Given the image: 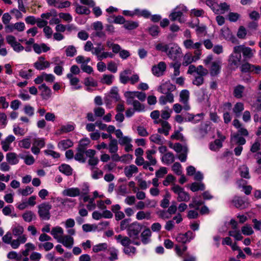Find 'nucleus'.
<instances>
[{"label":"nucleus","mask_w":261,"mask_h":261,"mask_svg":"<svg viewBox=\"0 0 261 261\" xmlns=\"http://www.w3.org/2000/svg\"><path fill=\"white\" fill-rule=\"evenodd\" d=\"M111 153H116L118 150V141L115 139L110 140L107 147Z\"/></svg>","instance_id":"nucleus-37"},{"label":"nucleus","mask_w":261,"mask_h":261,"mask_svg":"<svg viewBox=\"0 0 261 261\" xmlns=\"http://www.w3.org/2000/svg\"><path fill=\"white\" fill-rule=\"evenodd\" d=\"M124 96L126 98H128V100L129 102L132 98L135 99L138 98L140 100L143 101H144L146 98V94L144 92L139 91H127L124 93Z\"/></svg>","instance_id":"nucleus-12"},{"label":"nucleus","mask_w":261,"mask_h":261,"mask_svg":"<svg viewBox=\"0 0 261 261\" xmlns=\"http://www.w3.org/2000/svg\"><path fill=\"white\" fill-rule=\"evenodd\" d=\"M151 218V214L149 212H145L144 211H139L136 214V219L139 220L143 219L149 220Z\"/></svg>","instance_id":"nucleus-50"},{"label":"nucleus","mask_w":261,"mask_h":261,"mask_svg":"<svg viewBox=\"0 0 261 261\" xmlns=\"http://www.w3.org/2000/svg\"><path fill=\"white\" fill-rule=\"evenodd\" d=\"M126 99V102L128 105H132L134 107V110L137 111H142L144 109V107L142 105L139 101L135 100L132 98L130 100L131 102H129L128 100V98Z\"/></svg>","instance_id":"nucleus-41"},{"label":"nucleus","mask_w":261,"mask_h":261,"mask_svg":"<svg viewBox=\"0 0 261 261\" xmlns=\"http://www.w3.org/2000/svg\"><path fill=\"white\" fill-rule=\"evenodd\" d=\"M15 140V137L12 135H9L5 140L1 142L2 149L4 151H7L12 149L11 144Z\"/></svg>","instance_id":"nucleus-18"},{"label":"nucleus","mask_w":261,"mask_h":261,"mask_svg":"<svg viewBox=\"0 0 261 261\" xmlns=\"http://www.w3.org/2000/svg\"><path fill=\"white\" fill-rule=\"evenodd\" d=\"M73 144V142L70 139H65L60 141L58 146L62 150H65L72 146Z\"/></svg>","instance_id":"nucleus-39"},{"label":"nucleus","mask_w":261,"mask_h":261,"mask_svg":"<svg viewBox=\"0 0 261 261\" xmlns=\"http://www.w3.org/2000/svg\"><path fill=\"white\" fill-rule=\"evenodd\" d=\"M23 227L18 224L13 225L12 227V231L13 235L18 237L21 235H23Z\"/></svg>","instance_id":"nucleus-42"},{"label":"nucleus","mask_w":261,"mask_h":261,"mask_svg":"<svg viewBox=\"0 0 261 261\" xmlns=\"http://www.w3.org/2000/svg\"><path fill=\"white\" fill-rule=\"evenodd\" d=\"M50 234L58 242V240H59L63 236L64 230L60 226H56L52 228L51 230L50 231Z\"/></svg>","instance_id":"nucleus-24"},{"label":"nucleus","mask_w":261,"mask_h":261,"mask_svg":"<svg viewBox=\"0 0 261 261\" xmlns=\"http://www.w3.org/2000/svg\"><path fill=\"white\" fill-rule=\"evenodd\" d=\"M156 153V151L153 149L148 150L146 151V158L149 160L150 164L152 166H154L156 163V159L153 156V155Z\"/></svg>","instance_id":"nucleus-44"},{"label":"nucleus","mask_w":261,"mask_h":261,"mask_svg":"<svg viewBox=\"0 0 261 261\" xmlns=\"http://www.w3.org/2000/svg\"><path fill=\"white\" fill-rule=\"evenodd\" d=\"M174 160V155L170 152H168L161 156V161L165 165H170L173 163Z\"/></svg>","instance_id":"nucleus-27"},{"label":"nucleus","mask_w":261,"mask_h":261,"mask_svg":"<svg viewBox=\"0 0 261 261\" xmlns=\"http://www.w3.org/2000/svg\"><path fill=\"white\" fill-rule=\"evenodd\" d=\"M84 152V148H78L77 152L74 156L75 160L80 162L84 163L85 162Z\"/></svg>","instance_id":"nucleus-51"},{"label":"nucleus","mask_w":261,"mask_h":261,"mask_svg":"<svg viewBox=\"0 0 261 261\" xmlns=\"http://www.w3.org/2000/svg\"><path fill=\"white\" fill-rule=\"evenodd\" d=\"M240 173L242 177L249 178V169L246 165H242L239 168Z\"/></svg>","instance_id":"nucleus-61"},{"label":"nucleus","mask_w":261,"mask_h":261,"mask_svg":"<svg viewBox=\"0 0 261 261\" xmlns=\"http://www.w3.org/2000/svg\"><path fill=\"white\" fill-rule=\"evenodd\" d=\"M67 77L70 80V84L72 86L73 90H78L81 88V86L78 85L79 79L72 75L71 74H67Z\"/></svg>","instance_id":"nucleus-32"},{"label":"nucleus","mask_w":261,"mask_h":261,"mask_svg":"<svg viewBox=\"0 0 261 261\" xmlns=\"http://www.w3.org/2000/svg\"><path fill=\"white\" fill-rule=\"evenodd\" d=\"M239 48L235 46L233 51L229 56L228 62L229 65L234 68H238L242 64V55Z\"/></svg>","instance_id":"nucleus-2"},{"label":"nucleus","mask_w":261,"mask_h":261,"mask_svg":"<svg viewBox=\"0 0 261 261\" xmlns=\"http://www.w3.org/2000/svg\"><path fill=\"white\" fill-rule=\"evenodd\" d=\"M166 67V63L164 62L161 61L157 65L152 66L151 69L152 73L155 76H161L164 74Z\"/></svg>","instance_id":"nucleus-11"},{"label":"nucleus","mask_w":261,"mask_h":261,"mask_svg":"<svg viewBox=\"0 0 261 261\" xmlns=\"http://www.w3.org/2000/svg\"><path fill=\"white\" fill-rule=\"evenodd\" d=\"M23 220L27 222H30L36 219V215L32 211H27L22 215Z\"/></svg>","instance_id":"nucleus-52"},{"label":"nucleus","mask_w":261,"mask_h":261,"mask_svg":"<svg viewBox=\"0 0 261 261\" xmlns=\"http://www.w3.org/2000/svg\"><path fill=\"white\" fill-rule=\"evenodd\" d=\"M175 86L170 82H165L162 84L159 88L158 91L162 93H168L175 90Z\"/></svg>","instance_id":"nucleus-17"},{"label":"nucleus","mask_w":261,"mask_h":261,"mask_svg":"<svg viewBox=\"0 0 261 261\" xmlns=\"http://www.w3.org/2000/svg\"><path fill=\"white\" fill-rule=\"evenodd\" d=\"M142 228V225L138 222H133L128 226L127 229V234L132 239L136 241H139V234Z\"/></svg>","instance_id":"nucleus-6"},{"label":"nucleus","mask_w":261,"mask_h":261,"mask_svg":"<svg viewBox=\"0 0 261 261\" xmlns=\"http://www.w3.org/2000/svg\"><path fill=\"white\" fill-rule=\"evenodd\" d=\"M232 202L236 207L240 208H244L248 205L247 202L240 197H235L233 198Z\"/></svg>","instance_id":"nucleus-30"},{"label":"nucleus","mask_w":261,"mask_h":261,"mask_svg":"<svg viewBox=\"0 0 261 261\" xmlns=\"http://www.w3.org/2000/svg\"><path fill=\"white\" fill-rule=\"evenodd\" d=\"M74 129V126L72 124H67L63 125L61 127L56 131L55 134L57 135H60L61 134L67 133L72 131Z\"/></svg>","instance_id":"nucleus-26"},{"label":"nucleus","mask_w":261,"mask_h":261,"mask_svg":"<svg viewBox=\"0 0 261 261\" xmlns=\"http://www.w3.org/2000/svg\"><path fill=\"white\" fill-rule=\"evenodd\" d=\"M170 47V43L167 44L164 42H160L155 45V48L156 50L167 53Z\"/></svg>","instance_id":"nucleus-43"},{"label":"nucleus","mask_w":261,"mask_h":261,"mask_svg":"<svg viewBox=\"0 0 261 261\" xmlns=\"http://www.w3.org/2000/svg\"><path fill=\"white\" fill-rule=\"evenodd\" d=\"M172 113V109H170L168 107H165L164 109L161 111L160 113L162 119L166 121V120L168 119L170 117Z\"/></svg>","instance_id":"nucleus-45"},{"label":"nucleus","mask_w":261,"mask_h":261,"mask_svg":"<svg viewBox=\"0 0 261 261\" xmlns=\"http://www.w3.org/2000/svg\"><path fill=\"white\" fill-rule=\"evenodd\" d=\"M206 4L216 14H224L229 10V5L226 3H222L218 4L217 2H214V3H212V1H206Z\"/></svg>","instance_id":"nucleus-4"},{"label":"nucleus","mask_w":261,"mask_h":261,"mask_svg":"<svg viewBox=\"0 0 261 261\" xmlns=\"http://www.w3.org/2000/svg\"><path fill=\"white\" fill-rule=\"evenodd\" d=\"M93 27L95 31V35L99 38H105L106 34L102 31L103 25L101 21H97L93 23Z\"/></svg>","instance_id":"nucleus-21"},{"label":"nucleus","mask_w":261,"mask_h":261,"mask_svg":"<svg viewBox=\"0 0 261 261\" xmlns=\"http://www.w3.org/2000/svg\"><path fill=\"white\" fill-rule=\"evenodd\" d=\"M33 47L34 51L38 54H40L42 52H47L50 49V48L44 43L41 44H34Z\"/></svg>","instance_id":"nucleus-31"},{"label":"nucleus","mask_w":261,"mask_h":261,"mask_svg":"<svg viewBox=\"0 0 261 261\" xmlns=\"http://www.w3.org/2000/svg\"><path fill=\"white\" fill-rule=\"evenodd\" d=\"M59 171L63 174L69 176L72 174V169L67 164H63L59 167Z\"/></svg>","instance_id":"nucleus-40"},{"label":"nucleus","mask_w":261,"mask_h":261,"mask_svg":"<svg viewBox=\"0 0 261 261\" xmlns=\"http://www.w3.org/2000/svg\"><path fill=\"white\" fill-rule=\"evenodd\" d=\"M174 61V62L170 64V67L173 68L174 72L173 76L175 77L179 75L180 74L179 68L181 66V64L177 60Z\"/></svg>","instance_id":"nucleus-48"},{"label":"nucleus","mask_w":261,"mask_h":261,"mask_svg":"<svg viewBox=\"0 0 261 261\" xmlns=\"http://www.w3.org/2000/svg\"><path fill=\"white\" fill-rule=\"evenodd\" d=\"M190 190L193 192H196L199 190L203 191L205 189V186L202 182H193L190 187Z\"/></svg>","instance_id":"nucleus-47"},{"label":"nucleus","mask_w":261,"mask_h":261,"mask_svg":"<svg viewBox=\"0 0 261 261\" xmlns=\"http://www.w3.org/2000/svg\"><path fill=\"white\" fill-rule=\"evenodd\" d=\"M242 232L245 236H250L254 233V231L252 227L249 225H245L242 227Z\"/></svg>","instance_id":"nucleus-64"},{"label":"nucleus","mask_w":261,"mask_h":261,"mask_svg":"<svg viewBox=\"0 0 261 261\" xmlns=\"http://www.w3.org/2000/svg\"><path fill=\"white\" fill-rule=\"evenodd\" d=\"M165 95H162L159 98V102L162 105L167 103H172L174 101V96L171 93H165Z\"/></svg>","instance_id":"nucleus-28"},{"label":"nucleus","mask_w":261,"mask_h":261,"mask_svg":"<svg viewBox=\"0 0 261 261\" xmlns=\"http://www.w3.org/2000/svg\"><path fill=\"white\" fill-rule=\"evenodd\" d=\"M115 239L117 241V242L121 244L123 246L125 247L129 245L130 244L139 246L141 244L140 241H136L130 239L127 236H122L121 234H119L115 236Z\"/></svg>","instance_id":"nucleus-9"},{"label":"nucleus","mask_w":261,"mask_h":261,"mask_svg":"<svg viewBox=\"0 0 261 261\" xmlns=\"http://www.w3.org/2000/svg\"><path fill=\"white\" fill-rule=\"evenodd\" d=\"M171 190L177 195L176 199L178 202H188L190 199V196L184 188L177 185H173Z\"/></svg>","instance_id":"nucleus-3"},{"label":"nucleus","mask_w":261,"mask_h":261,"mask_svg":"<svg viewBox=\"0 0 261 261\" xmlns=\"http://www.w3.org/2000/svg\"><path fill=\"white\" fill-rule=\"evenodd\" d=\"M90 170H91V177L92 178L97 179L102 177L103 172L98 168L94 167H91Z\"/></svg>","instance_id":"nucleus-46"},{"label":"nucleus","mask_w":261,"mask_h":261,"mask_svg":"<svg viewBox=\"0 0 261 261\" xmlns=\"http://www.w3.org/2000/svg\"><path fill=\"white\" fill-rule=\"evenodd\" d=\"M38 214L42 220H48L50 219V215L49 211L52 206L48 202H44L38 205Z\"/></svg>","instance_id":"nucleus-8"},{"label":"nucleus","mask_w":261,"mask_h":261,"mask_svg":"<svg viewBox=\"0 0 261 261\" xmlns=\"http://www.w3.org/2000/svg\"><path fill=\"white\" fill-rule=\"evenodd\" d=\"M180 101L183 103L188 102L189 99V92L187 90H182L180 93Z\"/></svg>","instance_id":"nucleus-53"},{"label":"nucleus","mask_w":261,"mask_h":261,"mask_svg":"<svg viewBox=\"0 0 261 261\" xmlns=\"http://www.w3.org/2000/svg\"><path fill=\"white\" fill-rule=\"evenodd\" d=\"M108 247V246L107 243H100L98 244H97L96 245H94L93 247L92 250L94 252H98L100 251H103L107 249Z\"/></svg>","instance_id":"nucleus-57"},{"label":"nucleus","mask_w":261,"mask_h":261,"mask_svg":"<svg viewBox=\"0 0 261 261\" xmlns=\"http://www.w3.org/2000/svg\"><path fill=\"white\" fill-rule=\"evenodd\" d=\"M196 96L199 101L202 102L207 99L208 96L204 89H201L196 92Z\"/></svg>","instance_id":"nucleus-63"},{"label":"nucleus","mask_w":261,"mask_h":261,"mask_svg":"<svg viewBox=\"0 0 261 261\" xmlns=\"http://www.w3.org/2000/svg\"><path fill=\"white\" fill-rule=\"evenodd\" d=\"M25 250L22 251L21 253L23 256L25 257H27L28 255L29 254V252L31 251L34 250L35 249V245L31 243H28L25 244Z\"/></svg>","instance_id":"nucleus-54"},{"label":"nucleus","mask_w":261,"mask_h":261,"mask_svg":"<svg viewBox=\"0 0 261 261\" xmlns=\"http://www.w3.org/2000/svg\"><path fill=\"white\" fill-rule=\"evenodd\" d=\"M50 65V63L48 61H45L44 57L42 56L39 57L37 61L34 64L35 68L39 70L48 68Z\"/></svg>","instance_id":"nucleus-15"},{"label":"nucleus","mask_w":261,"mask_h":261,"mask_svg":"<svg viewBox=\"0 0 261 261\" xmlns=\"http://www.w3.org/2000/svg\"><path fill=\"white\" fill-rule=\"evenodd\" d=\"M151 232L149 228L145 229L141 234V241L144 244H147L150 242Z\"/></svg>","instance_id":"nucleus-34"},{"label":"nucleus","mask_w":261,"mask_h":261,"mask_svg":"<svg viewBox=\"0 0 261 261\" xmlns=\"http://www.w3.org/2000/svg\"><path fill=\"white\" fill-rule=\"evenodd\" d=\"M237 47L239 48L238 49L240 50V52L241 53H242L245 59L252 58L255 53V49H252L249 47H246L243 45H238Z\"/></svg>","instance_id":"nucleus-14"},{"label":"nucleus","mask_w":261,"mask_h":261,"mask_svg":"<svg viewBox=\"0 0 261 261\" xmlns=\"http://www.w3.org/2000/svg\"><path fill=\"white\" fill-rule=\"evenodd\" d=\"M123 27L127 30H132L137 28L138 27V23L136 21H125Z\"/></svg>","instance_id":"nucleus-62"},{"label":"nucleus","mask_w":261,"mask_h":261,"mask_svg":"<svg viewBox=\"0 0 261 261\" xmlns=\"http://www.w3.org/2000/svg\"><path fill=\"white\" fill-rule=\"evenodd\" d=\"M213 55L210 54L207 56L203 60V63L205 65H208L209 64L211 63V65L210 67V74L212 76H216L218 75L220 72L222 65V61L220 58H218L214 61H213Z\"/></svg>","instance_id":"nucleus-1"},{"label":"nucleus","mask_w":261,"mask_h":261,"mask_svg":"<svg viewBox=\"0 0 261 261\" xmlns=\"http://www.w3.org/2000/svg\"><path fill=\"white\" fill-rule=\"evenodd\" d=\"M231 141L233 143L243 145L246 143V140L238 133H234L231 136Z\"/></svg>","instance_id":"nucleus-29"},{"label":"nucleus","mask_w":261,"mask_h":261,"mask_svg":"<svg viewBox=\"0 0 261 261\" xmlns=\"http://www.w3.org/2000/svg\"><path fill=\"white\" fill-rule=\"evenodd\" d=\"M66 55L67 57H72L74 56L76 53L77 50L76 48L73 45H69L65 48Z\"/></svg>","instance_id":"nucleus-55"},{"label":"nucleus","mask_w":261,"mask_h":261,"mask_svg":"<svg viewBox=\"0 0 261 261\" xmlns=\"http://www.w3.org/2000/svg\"><path fill=\"white\" fill-rule=\"evenodd\" d=\"M185 47L188 49H200L202 47V43L197 42L194 43L193 41L190 39L185 40L183 42Z\"/></svg>","instance_id":"nucleus-20"},{"label":"nucleus","mask_w":261,"mask_h":261,"mask_svg":"<svg viewBox=\"0 0 261 261\" xmlns=\"http://www.w3.org/2000/svg\"><path fill=\"white\" fill-rule=\"evenodd\" d=\"M7 162L11 165H16L19 162L17 154L14 152H9L6 155Z\"/></svg>","instance_id":"nucleus-38"},{"label":"nucleus","mask_w":261,"mask_h":261,"mask_svg":"<svg viewBox=\"0 0 261 261\" xmlns=\"http://www.w3.org/2000/svg\"><path fill=\"white\" fill-rule=\"evenodd\" d=\"M58 243L62 244L65 247L71 248L74 244L73 238L69 235H63L59 240Z\"/></svg>","instance_id":"nucleus-16"},{"label":"nucleus","mask_w":261,"mask_h":261,"mask_svg":"<svg viewBox=\"0 0 261 261\" xmlns=\"http://www.w3.org/2000/svg\"><path fill=\"white\" fill-rule=\"evenodd\" d=\"M41 91V96L43 99L47 100L51 96V89L45 84H42L38 87Z\"/></svg>","instance_id":"nucleus-19"},{"label":"nucleus","mask_w":261,"mask_h":261,"mask_svg":"<svg viewBox=\"0 0 261 261\" xmlns=\"http://www.w3.org/2000/svg\"><path fill=\"white\" fill-rule=\"evenodd\" d=\"M181 48L175 43H170V47L166 53L168 57L173 61L178 60L181 56Z\"/></svg>","instance_id":"nucleus-5"},{"label":"nucleus","mask_w":261,"mask_h":261,"mask_svg":"<svg viewBox=\"0 0 261 261\" xmlns=\"http://www.w3.org/2000/svg\"><path fill=\"white\" fill-rule=\"evenodd\" d=\"M195 234L191 231H188L185 233H179L175 238L176 241L180 243L186 244L190 242L195 238Z\"/></svg>","instance_id":"nucleus-10"},{"label":"nucleus","mask_w":261,"mask_h":261,"mask_svg":"<svg viewBox=\"0 0 261 261\" xmlns=\"http://www.w3.org/2000/svg\"><path fill=\"white\" fill-rule=\"evenodd\" d=\"M187 10V8L185 6L179 5L172 10L169 17L171 21L177 20L180 23L184 22L185 20H183L182 16L183 12Z\"/></svg>","instance_id":"nucleus-7"},{"label":"nucleus","mask_w":261,"mask_h":261,"mask_svg":"<svg viewBox=\"0 0 261 261\" xmlns=\"http://www.w3.org/2000/svg\"><path fill=\"white\" fill-rule=\"evenodd\" d=\"M245 88L241 85H239L234 87L233 89V96L237 98H241L243 97V93Z\"/></svg>","instance_id":"nucleus-33"},{"label":"nucleus","mask_w":261,"mask_h":261,"mask_svg":"<svg viewBox=\"0 0 261 261\" xmlns=\"http://www.w3.org/2000/svg\"><path fill=\"white\" fill-rule=\"evenodd\" d=\"M114 76L112 74H103L101 80V82L103 84L110 85L112 84Z\"/></svg>","instance_id":"nucleus-56"},{"label":"nucleus","mask_w":261,"mask_h":261,"mask_svg":"<svg viewBox=\"0 0 261 261\" xmlns=\"http://www.w3.org/2000/svg\"><path fill=\"white\" fill-rule=\"evenodd\" d=\"M222 146V142L220 139H216L214 143H211L210 145V148L213 151H217Z\"/></svg>","instance_id":"nucleus-58"},{"label":"nucleus","mask_w":261,"mask_h":261,"mask_svg":"<svg viewBox=\"0 0 261 261\" xmlns=\"http://www.w3.org/2000/svg\"><path fill=\"white\" fill-rule=\"evenodd\" d=\"M151 142L158 145H163L165 142V139L158 134L151 135L149 137Z\"/></svg>","instance_id":"nucleus-35"},{"label":"nucleus","mask_w":261,"mask_h":261,"mask_svg":"<svg viewBox=\"0 0 261 261\" xmlns=\"http://www.w3.org/2000/svg\"><path fill=\"white\" fill-rule=\"evenodd\" d=\"M156 124H160L161 127L158 128V132L160 134H163L165 136H168L171 129L170 124L166 120H162L155 121Z\"/></svg>","instance_id":"nucleus-13"},{"label":"nucleus","mask_w":261,"mask_h":261,"mask_svg":"<svg viewBox=\"0 0 261 261\" xmlns=\"http://www.w3.org/2000/svg\"><path fill=\"white\" fill-rule=\"evenodd\" d=\"M228 234L230 236L233 237L237 241H240L243 239V236L239 229L230 230Z\"/></svg>","instance_id":"nucleus-60"},{"label":"nucleus","mask_w":261,"mask_h":261,"mask_svg":"<svg viewBox=\"0 0 261 261\" xmlns=\"http://www.w3.org/2000/svg\"><path fill=\"white\" fill-rule=\"evenodd\" d=\"M27 240L26 235H21L17 238V239L11 241L9 244L13 249H17L21 244H24Z\"/></svg>","instance_id":"nucleus-25"},{"label":"nucleus","mask_w":261,"mask_h":261,"mask_svg":"<svg viewBox=\"0 0 261 261\" xmlns=\"http://www.w3.org/2000/svg\"><path fill=\"white\" fill-rule=\"evenodd\" d=\"M124 172L127 177L130 178L138 172V168L136 165L132 164L126 166L124 169Z\"/></svg>","instance_id":"nucleus-23"},{"label":"nucleus","mask_w":261,"mask_h":261,"mask_svg":"<svg viewBox=\"0 0 261 261\" xmlns=\"http://www.w3.org/2000/svg\"><path fill=\"white\" fill-rule=\"evenodd\" d=\"M62 194L66 196L76 197L81 194V190L77 188H67L62 191Z\"/></svg>","instance_id":"nucleus-22"},{"label":"nucleus","mask_w":261,"mask_h":261,"mask_svg":"<svg viewBox=\"0 0 261 261\" xmlns=\"http://www.w3.org/2000/svg\"><path fill=\"white\" fill-rule=\"evenodd\" d=\"M75 6V11L78 14L88 15L90 13V10L85 6H82L77 4H76Z\"/></svg>","instance_id":"nucleus-59"},{"label":"nucleus","mask_w":261,"mask_h":261,"mask_svg":"<svg viewBox=\"0 0 261 261\" xmlns=\"http://www.w3.org/2000/svg\"><path fill=\"white\" fill-rule=\"evenodd\" d=\"M202 204V202L200 200L198 199L197 196H194L192 198V200L189 206L190 208H194L195 210H198L199 207Z\"/></svg>","instance_id":"nucleus-49"},{"label":"nucleus","mask_w":261,"mask_h":261,"mask_svg":"<svg viewBox=\"0 0 261 261\" xmlns=\"http://www.w3.org/2000/svg\"><path fill=\"white\" fill-rule=\"evenodd\" d=\"M131 71L129 69H126L120 73V82L123 84H126L129 81V75L130 74Z\"/></svg>","instance_id":"nucleus-36"}]
</instances>
